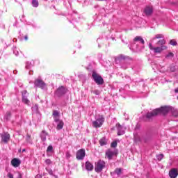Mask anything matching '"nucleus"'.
Here are the masks:
<instances>
[{"label":"nucleus","instance_id":"f257e3e1","mask_svg":"<svg viewBox=\"0 0 178 178\" xmlns=\"http://www.w3.org/2000/svg\"><path fill=\"white\" fill-rule=\"evenodd\" d=\"M172 111V107L170 106H163L159 108L153 110L152 112L147 113L146 114L147 119H152L154 116H158V115H166L168 112Z\"/></svg>","mask_w":178,"mask_h":178},{"label":"nucleus","instance_id":"f03ea898","mask_svg":"<svg viewBox=\"0 0 178 178\" xmlns=\"http://www.w3.org/2000/svg\"><path fill=\"white\" fill-rule=\"evenodd\" d=\"M104 122L105 118H104L103 115H99L98 117H95V120L92 122V127L95 129L102 127Z\"/></svg>","mask_w":178,"mask_h":178},{"label":"nucleus","instance_id":"7ed1b4c3","mask_svg":"<svg viewBox=\"0 0 178 178\" xmlns=\"http://www.w3.org/2000/svg\"><path fill=\"white\" fill-rule=\"evenodd\" d=\"M149 49L150 51H153L154 54H161V52H162L163 51H165V49H168V46H160L154 47V46H152V43H149Z\"/></svg>","mask_w":178,"mask_h":178},{"label":"nucleus","instance_id":"20e7f679","mask_svg":"<svg viewBox=\"0 0 178 178\" xmlns=\"http://www.w3.org/2000/svg\"><path fill=\"white\" fill-rule=\"evenodd\" d=\"M92 77L95 83L98 84V86H102L104 84V79L99 74H97V72H93L92 74Z\"/></svg>","mask_w":178,"mask_h":178},{"label":"nucleus","instance_id":"39448f33","mask_svg":"<svg viewBox=\"0 0 178 178\" xmlns=\"http://www.w3.org/2000/svg\"><path fill=\"white\" fill-rule=\"evenodd\" d=\"M106 166V163L104 161L99 160L96 163L95 166V170L97 173H99L102 172L103 169H104Z\"/></svg>","mask_w":178,"mask_h":178},{"label":"nucleus","instance_id":"423d86ee","mask_svg":"<svg viewBox=\"0 0 178 178\" xmlns=\"http://www.w3.org/2000/svg\"><path fill=\"white\" fill-rule=\"evenodd\" d=\"M35 87H38L39 88H41L42 90H45L47 88V84L42 79H37L35 80L34 82Z\"/></svg>","mask_w":178,"mask_h":178},{"label":"nucleus","instance_id":"0eeeda50","mask_svg":"<svg viewBox=\"0 0 178 178\" xmlns=\"http://www.w3.org/2000/svg\"><path fill=\"white\" fill-rule=\"evenodd\" d=\"M86 156V149H81L76 152V159L78 161H83Z\"/></svg>","mask_w":178,"mask_h":178},{"label":"nucleus","instance_id":"6e6552de","mask_svg":"<svg viewBox=\"0 0 178 178\" xmlns=\"http://www.w3.org/2000/svg\"><path fill=\"white\" fill-rule=\"evenodd\" d=\"M116 154H117V152L115 149H108L106 152V158H108V159L109 161H111L112 159V158H113V156H115V155H116Z\"/></svg>","mask_w":178,"mask_h":178},{"label":"nucleus","instance_id":"1a4fd4ad","mask_svg":"<svg viewBox=\"0 0 178 178\" xmlns=\"http://www.w3.org/2000/svg\"><path fill=\"white\" fill-rule=\"evenodd\" d=\"M152 12H154L152 6H146L143 10V13L145 16H151Z\"/></svg>","mask_w":178,"mask_h":178},{"label":"nucleus","instance_id":"9d476101","mask_svg":"<svg viewBox=\"0 0 178 178\" xmlns=\"http://www.w3.org/2000/svg\"><path fill=\"white\" fill-rule=\"evenodd\" d=\"M115 127L118 130V136H123V134H124V127L120 123H117Z\"/></svg>","mask_w":178,"mask_h":178},{"label":"nucleus","instance_id":"9b49d317","mask_svg":"<svg viewBox=\"0 0 178 178\" xmlns=\"http://www.w3.org/2000/svg\"><path fill=\"white\" fill-rule=\"evenodd\" d=\"M64 94H66V88L63 86L58 88L56 91V95H57V97H62Z\"/></svg>","mask_w":178,"mask_h":178},{"label":"nucleus","instance_id":"f8f14e48","mask_svg":"<svg viewBox=\"0 0 178 178\" xmlns=\"http://www.w3.org/2000/svg\"><path fill=\"white\" fill-rule=\"evenodd\" d=\"M20 163H22V161L17 158H14L11 160V165L14 168H19V166H20Z\"/></svg>","mask_w":178,"mask_h":178},{"label":"nucleus","instance_id":"ddd939ff","mask_svg":"<svg viewBox=\"0 0 178 178\" xmlns=\"http://www.w3.org/2000/svg\"><path fill=\"white\" fill-rule=\"evenodd\" d=\"M169 177L170 178H176L178 176V170L177 168H172L170 171H169Z\"/></svg>","mask_w":178,"mask_h":178},{"label":"nucleus","instance_id":"4468645a","mask_svg":"<svg viewBox=\"0 0 178 178\" xmlns=\"http://www.w3.org/2000/svg\"><path fill=\"white\" fill-rule=\"evenodd\" d=\"M1 140L3 143H8L10 140V135L8 133H3L1 134Z\"/></svg>","mask_w":178,"mask_h":178},{"label":"nucleus","instance_id":"2eb2a0df","mask_svg":"<svg viewBox=\"0 0 178 178\" xmlns=\"http://www.w3.org/2000/svg\"><path fill=\"white\" fill-rule=\"evenodd\" d=\"M55 122L57 124V130H62V129H63L65 123H63L62 120L58 119V121H55Z\"/></svg>","mask_w":178,"mask_h":178},{"label":"nucleus","instance_id":"dca6fc26","mask_svg":"<svg viewBox=\"0 0 178 178\" xmlns=\"http://www.w3.org/2000/svg\"><path fill=\"white\" fill-rule=\"evenodd\" d=\"M138 42L142 43L143 45H144V44H145L144 39H143V37H141V36H136L134 39V44H137V42Z\"/></svg>","mask_w":178,"mask_h":178},{"label":"nucleus","instance_id":"f3484780","mask_svg":"<svg viewBox=\"0 0 178 178\" xmlns=\"http://www.w3.org/2000/svg\"><path fill=\"white\" fill-rule=\"evenodd\" d=\"M26 94L27 91H24V94H22V102H24V104H26V105H29V104H30V100H29L27 96H26Z\"/></svg>","mask_w":178,"mask_h":178},{"label":"nucleus","instance_id":"a211bd4d","mask_svg":"<svg viewBox=\"0 0 178 178\" xmlns=\"http://www.w3.org/2000/svg\"><path fill=\"white\" fill-rule=\"evenodd\" d=\"M86 170L91 172L94 170V165L91 163H90V161H87L86 163Z\"/></svg>","mask_w":178,"mask_h":178},{"label":"nucleus","instance_id":"6ab92c4d","mask_svg":"<svg viewBox=\"0 0 178 178\" xmlns=\"http://www.w3.org/2000/svg\"><path fill=\"white\" fill-rule=\"evenodd\" d=\"M47 136H48V134L46 133L45 131H42L40 134V138L42 141H46L47 140Z\"/></svg>","mask_w":178,"mask_h":178},{"label":"nucleus","instance_id":"aec40b11","mask_svg":"<svg viewBox=\"0 0 178 178\" xmlns=\"http://www.w3.org/2000/svg\"><path fill=\"white\" fill-rule=\"evenodd\" d=\"M53 117L54 122H58V120H59V112H58V111H54L53 112Z\"/></svg>","mask_w":178,"mask_h":178},{"label":"nucleus","instance_id":"412c9836","mask_svg":"<svg viewBox=\"0 0 178 178\" xmlns=\"http://www.w3.org/2000/svg\"><path fill=\"white\" fill-rule=\"evenodd\" d=\"M159 47H166L165 44H166V40L165 39L159 40L156 43Z\"/></svg>","mask_w":178,"mask_h":178},{"label":"nucleus","instance_id":"4be33fe9","mask_svg":"<svg viewBox=\"0 0 178 178\" xmlns=\"http://www.w3.org/2000/svg\"><path fill=\"white\" fill-rule=\"evenodd\" d=\"M122 170H123L122 168H116L114 171V173H115L117 176H120V175H122Z\"/></svg>","mask_w":178,"mask_h":178},{"label":"nucleus","instance_id":"5701e85b","mask_svg":"<svg viewBox=\"0 0 178 178\" xmlns=\"http://www.w3.org/2000/svg\"><path fill=\"white\" fill-rule=\"evenodd\" d=\"M99 144L102 147L104 145H106V139L105 138H102L99 140Z\"/></svg>","mask_w":178,"mask_h":178},{"label":"nucleus","instance_id":"b1692460","mask_svg":"<svg viewBox=\"0 0 178 178\" xmlns=\"http://www.w3.org/2000/svg\"><path fill=\"white\" fill-rule=\"evenodd\" d=\"M32 6L33 8H38V0H32Z\"/></svg>","mask_w":178,"mask_h":178},{"label":"nucleus","instance_id":"393cba45","mask_svg":"<svg viewBox=\"0 0 178 178\" xmlns=\"http://www.w3.org/2000/svg\"><path fill=\"white\" fill-rule=\"evenodd\" d=\"M163 34H157L155 35V36L153 38V40H159V38H163Z\"/></svg>","mask_w":178,"mask_h":178},{"label":"nucleus","instance_id":"a878e982","mask_svg":"<svg viewBox=\"0 0 178 178\" xmlns=\"http://www.w3.org/2000/svg\"><path fill=\"white\" fill-rule=\"evenodd\" d=\"M142 140H143V141H145V143H147V141H148V140H151V136L146 135V136L143 137Z\"/></svg>","mask_w":178,"mask_h":178},{"label":"nucleus","instance_id":"bb28decb","mask_svg":"<svg viewBox=\"0 0 178 178\" xmlns=\"http://www.w3.org/2000/svg\"><path fill=\"white\" fill-rule=\"evenodd\" d=\"M10 115H11L10 111H8L6 113V115L4 116V119H6V120L10 119Z\"/></svg>","mask_w":178,"mask_h":178},{"label":"nucleus","instance_id":"cd10ccee","mask_svg":"<svg viewBox=\"0 0 178 178\" xmlns=\"http://www.w3.org/2000/svg\"><path fill=\"white\" fill-rule=\"evenodd\" d=\"M175 56V54H173V53L172 52H170L168 53L166 56H165V58L166 59H169L170 58H173Z\"/></svg>","mask_w":178,"mask_h":178},{"label":"nucleus","instance_id":"c85d7f7f","mask_svg":"<svg viewBox=\"0 0 178 178\" xmlns=\"http://www.w3.org/2000/svg\"><path fill=\"white\" fill-rule=\"evenodd\" d=\"M172 112V116L175 118H177L178 116V111L177 110H171Z\"/></svg>","mask_w":178,"mask_h":178},{"label":"nucleus","instance_id":"c756f323","mask_svg":"<svg viewBox=\"0 0 178 178\" xmlns=\"http://www.w3.org/2000/svg\"><path fill=\"white\" fill-rule=\"evenodd\" d=\"M156 158L158 161H162V159H163V154H157Z\"/></svg>","mask_w":178,"mask_h":178},{"label":"nucleus","instance_id":"7c9ffc66","mask_svg":"<svg viewBox=\"0 0 178 178\" xmlns=\"http://www.w3.org/2000/svg\"><path fill=\"white\" fill-rule=\"evenodd\" d=\"M170 45L176 46L177 45V42H176L175 40H171L170 41Z\"/></svg>","mask_w":178,"mask_h":178},{"label":"nucleus","instance_id":"2f4dec72","mask_svg":"<svg viewBox=\"0 0 178 178\" xmlns=\"http://www.w3.org/2000/svg\"><path fill=\"white\" fill-rule=\"evenodd\" d=\"M54 149V147L52 145H49L47 149V152H52V150Z\"/></svg>","mask_w":178,"mask_h":178},{"label":"nucleus","instance_id":"473e14b6","mask_svg":"<svg viewBox=\"0 0 178 178\" xmlns=\"http://www.w3.org/2000/svg\"><path fill=\"white\" fill-rule=\"evenodd\" d=\"M111 147H112L113 148H116V147H118V142H116V141L113 142V143H111Z\"/></svg>","mask_w":178,"mask_h":178},{"label":"nucleus","instance_id":"72a5a7b5","mask_svg":"<svg viewBox=\"0 0 178 178\" xmlns=\"http://www.w3.org/2000/svg\"><path fill=\"white\" fill-rule=\"evenodd\" d=\"M31 63L27 62L26 65V69H31Z\"/></svg>","mask_w":178,"mask_h":178},{"label":"nucleus","instance_id":"f704fd0d","mask_svg":"<svg viewBox=\"0 0 178 178\" xmlns=\"http://www.w3.org/2000/svg\"><path fill=\"white\" fill-rule=\"evenodd\" d=\"M47 171L51 176H54V171L51 169H47Z\"/></svg>","mask_w":178,"mask_h":178},{"label":"nucleus","instance_id":"c9c22d12","mask_svg":"<svg viewBox=\"0 0 178 178\" xmlns=\"http://www.w3.org/2000/svg\"><path fill=\"white\" fill-rule=\"evenodd\" d=\"M170 72H175L176 71V66H171L170 67Z\"/></svg>","mask_w":178,"mask_h":178},{"label":"nucleus","instance_id":"e433bc0d","mask_svg":"<svg viewBox=\"0 0 178 178\" xmlns=\"http://www.w3.org/2000/svg\"><path fill=\"white\" fill-rule=\"evenodd\" d=\"M45 163L47 165H51V163H52V161H51V159H46L45 160Z\"/></svg>","mask_w":178,"mask_h":178},{"label":"nucleus","instance_id":"4c0bfd02","mask_svg":"<svg viewBox=\"0 0 178 178\" xmlns=\"http://www.w3.org/2000/svg\"><path fill=\"white\" fill-rule=\"evenodd\" d=\"M93 94H95V95H99V94H101V92H99V90H94L93 91Z\"/></svg>","mask_w":178,"mask_h":178},{"label":"nucleus","instance_id":"58836bf2","mask_svg":"<svg viewBox=\"0 0 178 178\" xmlns=\"http://www.w3.org/2000/svg\"><path fill=\"white\" fill-rule=\"evenodd\" d=\"M13 52H14V54H15L16 56H17L19 55V51L14 50Z\"/></svg>","mask_w":178,"mask_h":178},{"label":"nucleus","instance_id":"ea45409f","mask_svg":"<svg viewBox=\"0 0 178 178\" xmlns=\"http://www.w3.org/2000/svg\"><path fill=\"white\" fill-rule=\"evenodd\" d=\"M8 177H9V178H13V175L12 173L9 172V173L8 174Z\"/></svg>","mask_w":178,"mask_h":178},{"label":"nucleus","instance_id":"a19ab883","mask_svg":"<svg viewBox=\"0 0 178 178\" xmlns=\"http://www.w3.org/2000/svg\"><path fill=\"white\" fill-rule=\"evenodd\" d=\"M69 158H70V153H67L66 154V159H69Z\"/></svg>","mask_w":178,"mask_h":178},{"label":"nucleus","instance_id":"79ce46f5","mask_svg":"<svg viewBox=\"0 0 178 178\" xmlns=\"http://www.w3.org/2000/svg\"><path fill=\"white\" fill-rule=\"evenodd\" d=\"M17 178H22V173L18 172V177Z\"/></svg>","mask_w":178,"mask_h":178},{"label":"nucleus","instance_id":"37998d69","mask_svg":"<svg viewBox=\"0 0 178 178\" xmlns=\"http://www.w3.org/2000/svg\"><path fill=\"white\" fill-rule=\"evenodd\" d=\"M24 40H26V41H27L29 40V38L27 37V35L24 36Z\"/></svg>","mask_w":178,"mask_h":178},{"label":"nucleus","instance_id":"c03bdc74","mask_svg":"<svg viewBox=\"0 0 178 178\" xmlns=\"http://www.w3.org/2000/svg\"><path fill=\"white\" fill-rule=\"evenodd\" d=\"M26 151V149H22V152H24Z\"/></svg>","mask_w":178,"mask_h":178}]
</instances>
